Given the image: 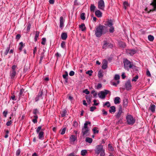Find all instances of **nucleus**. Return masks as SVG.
I'll list each match as a JSON object with an SVG mask.
<instances>
[{
	"label": "nucleus",
	"instance_id": "obj_17",
	"mask_svg": "<svg viewBox=\"0 0 156 156\" xmlns=\"http://www.w3.org/2000/svg\"><path fill=\"white\" fill-rule=\"evenodd\" d=\"M95 13L96 16L98 17H101L102 16V13L98 10H96Z\"/></svg>",
	"mask_w": 156,
	"mask_h": 156
},
{
	"label": "nucleus",
	"instance_id": "obj_9",
	"mask_svg": "<svg viewBox=\"0 0 156 156\" xmlns=\"http://www.w3.org/2000/svg\"><path fill=\"white\" fill-rule=\"evenodd\" d=\"M105 5L104 1L103 0H100L98 2V8L101 10H104Z\"/></svg>",
	"mask_w": 156,
	"mask_h": 156
},
{
	"label": "nucleus",
	"instance_id": "obj_26",
	"mask_svg": "<svg viewBox=\"0 0 156 156\" xmlns=\"http://www.w3.org/2000/svg\"><path fill=\"white\" fill-rule=\"evenodd\" d=\"M155 106L154 105H152L150 106V109L152 112H154L155 111Z\"/></svg>",
	"mask_w": 156,
	"mask_h": 156
},
{
	"label": "nucleus",
	"instance_id": "obj_56",
	"mask_svg": "<svg viewBox=\"0 0 156 156\" xmlns=\"http://www.w3.org/2000/svg\"><path fill=\"white\" fill-rule=\"evenodd\" d=\"M96 108L95 106H92L90 108V110L91 112H93Z\"/></svg>",
	"mask_w": 156,
	"mask_h": 156
},
{
	"label": "nucleus",
	"instance_id": "obj_6",
	"mask_svg": "<svg viewBox=\"0 0 156 156\" xmlns=\"http://www.w3.org/2000/svg\"><path fill=\"white\" fill-rule=\"evenodd\" d=\"M41 129V126H39L36 130V132L38 134V139L40 140H43L44 139V133L42 131H41L40 130Z\"/></svg>",
	"mask_w": 156,
	"mask_h": 156
},
{
	"label": "nucleus",
	"instance_id": "obj_52",
	"mask_svg": "<svg viewBox=\"0 0 156 156\" xmlns=\"http://www.w3.org/2000/svg\"><path fill=\"white\" fill-rule=\"evenodd\" d=\"M120 76H119L118 75L116 74L115 75V77H114V79L115 80H118L119 79Z\"/></svg>",
	"mask_w": 156,
	"mask_h": 156
},
{
	"label": "nucleus",
	"instance_id": "obj_63",
	"mask_svg": "<svg viewBox=\"0 0 156 156\" xmlns=\"http://www.w3.org/2000/svg\"><path fill=\"white\" fill-rule=\"evenodd\" d=\"M38 112V111L37 109H35L34 110L33 113L34 114H36Z\"/></svg>",
	"mask_w": 156,
	"mask_h": 156
},
{
	"label": "nucleus",
	"instance_id": "obj_47",
	"mask_svg": "<svg viewBox=\"0 0 156 156\" xmlns=\"http://www.w3.org/2000/svg\"><path fill=\"white\" fill-rule=\"evenodd\" d=\"M110 27V28L109 30V32L110 33L113 32L114 31V27L113 26H112Z\"/></svg>",
	"mask_w": 156,
	"mask_h": 156
},
{
	"label": "nucleus",
	"instance_id": "obj_49",
	"mask_svg": "<svg viewBox=\"0 0 156 156\" xmlns=\"http://www.w3.org/2000/svg\"><path fill=\"white\" fill-rule=\"evenodd\" d=\"M66 130V128H63L62 129V130H61V133H60L62 135L64 134L65 133Z\"/></svg>",
	"mask_w": 156,
	"mask_h": 156
},
{
	"label": "nucleus",
	"instance_id": "obj_20",
	"mask_svg": "<svg viewBox=\"0 0 156 156\" xmlns=\"http://www.w3.org/2000/svg\"><path fill=\"white\" fill-rule=\"evenodd\" d=\"M76 139V137L74 135H71L70 137V140L71 142H74Z\"/></svg>",
	"mask_w": 156,
	"mask_h": 156
},
{
	"label": "nucleus",
	"instance_id": "obj_36",
	"mask_svg": "<svg viewBox=\"0 0 156 156\" xmlns=\"http://www.w3.org/2000/svg\"><path fill=\"white\" fill-rule=\"evenodd\" d=\"M109 43H107V42H105L104 45L103 46V48L104 49H106L108 46H110Z\"/></svg>",
	"mask_w": 156,
	"mask_h": 156
},
{
	"label": "nucleus",
	"instance_id": "obj_33",
	"mask_svg": "<svg viewBox=\"0 0 156 156\" xmlns=\"http://www.w3.org/2000/svg\"><path fill=\"white\" fill-rule=\"evenodd\" d=\"M67 113L66 110L64 109L61 113V115L62 117H64L65 116Z\"/></svg>",
	"mask_w": 156,
	"mask_h": 156
},
{
	"label": "nucleus",
	"instance_id": "obj_31",
	"mask_svg": "<svg viewBox=\"0 0 156 156\" xmlns=\"http://www.w3.org/2000/svg\"><path fill=\"white\" fill-rule=\"evenodd\" d=\"M148 40L151 41H152L154 40V37L153 36L151 35H149L148 36Z\"/></svg>",
	"mask_w": 156,
	"mask_h": 156
},
{
	"label": "nucleus",
	"instance_id": "obj_54",
	"mask_svg": "<svg viewBox=\"0 0 156 156\" xmlns=\"http://www.w3.org/2000/svg\"><path fill=\"white\" fill-rule=\"evenodd\" d=\"M128 103V101L127 99H125L123 101V105L124 106H126Z\"/></svg>",
	"mask_w": 156,
	"mask_h": 156
},
{
	"label": "nucleus",
	"instance_id": "obj_19",
	"mask_svg": "<svg viewBox=\"0 0 156 156\" xmlns=\"http://www.w3.org/2000/svg\"><path fill=\"white\" fill-rule=\"evenodd\" d=\"M79 28L82 31H84L86 29L85 24L83 23L81 24L79 26Z\"/></svg>",
	"mask_w": 156,
	"mask_h": 156
},
{
	"label": "nucleus",
	"instance_id": "obj_61",
	"mask_svg": "<svg viewBox=\"0 0 156 156\" xmlns=\"http://www.w3.org/2000/svg\"><path fill=\"white\" fill-rule=\"evenodd\" d=\"M75 74L74 72L73 71H71L69 73V75L71 76H73Z\"/></svg>",
	"mask_w": 156,
	"mask_h": 156
},
{
	"label": "nucleus",
	"instance_id": "obj_3",
	"mask_svg": "<svg viewBox=\"0 0 156 156\" xmlns=\"http://www.w3.org/2000/svg\"><path fill=\"white\" fill-rule=\"evenodd\" d=\"M123 62L124 68L126 70H129L130 69L133 68L135 67V66H133V64H131V62L126 59H124Z\"/></svg>",
	"mask_w": 156,
	"mask_h": 156
},
{
	"label": "nucleus",
	"instance_id": "obj_27",
	"mask_svg": "<svg viewBox=\"0 0 156 156\" xmlns=\"http://www.w3.org/2000/svg\"><path fill=\"white\" fill-rule=\"evenodd\" d=\"M87 153V151L86 150H82L81 151V154L83 156H85Z\"/></svg>",
	"mask_w": 156,
	"mask_h": 156
},
{
	"label": "nucleus",
	"instance_id": "obj_5",
	"mask_svg": "<svg viewBox=\"0 0 156 156\" xmlns=\"http://www.w3.org/2000/svg\"><path fill=\"white\" fill-rule=\"evenodd\" d=\"M95 152L98 154H101L102 153L105 154V150L103 148V146L101 145H99L96 146L94 150Z\"/></svg>",
	"mask_w": 156,
	"mask_h": 156
},
{
	"label": "nucleus",
	"instance_id": "obj_2",
	"mask_svg": "<svg viewBox=\"0 0 156 156\" xmlns=\"http://www.w3.org/2000/svg\"><path fill=\"white\" fill-rule=\"evenodd\" d=\"M90 124V122L89 121H86L84 124V126L82 129V133L83 136H87V134L89 131L87 125Z\"/></svg>",
	"mask_w": 156,
	"mask_h": 156
},
{
	"label": "nucleus",
	"instance_id": "obj_44",
	"mask_svg": "<svg viewBox=\"0 0 156 156\" xmlns=\"http://www.w3.org/2000/svg\"><path fill=\"white\" fill-rule=\"evenodd\" d=\"M98 76L99 78H100L103 76V74L101 71H99L98 73Z\"/></svg>",
	"mask_w": 156,
	"mask_h": 156
},
{
	"label": "nucleus",
	"instance_id": "obj_30",
	"mask_svg": "<svg viewBox=\"0 0 156 156\" xmlns=\"http://www.w3.org/2000/svg\"><path fill=\"white\" fill-rule=\"evenodd\" d=\"M119 45L120 47L124 48L126 46V44L125 43L122 42H119Z\"/></svg>",
	"mask_w": 156,
	"mask_h": 156
},
{
	"label": "nucleus",
	"instance_id": "obj_28",
	"mask_svg": "<svg viewBox=\"0 0 156 156\" xmlns=\"http://www.w3.org/2000/svg\"><path fill=\"white\" fill-rule=\"evenodd\" d=\"M85 141L87 142L91 143L92 142V139L91 138L87 137L86 138Z\"/></svg>",
	"mask_w": 156,
	"mask_h": 156
},
{
	"label": "nucleus",
	"instance_id": "obj_34",
	"mask_svg": "<svg viewBox=\"0 0 156 156\" xmlns=\"http://www.w3.org/2000/svg\"><path fill=\"white\" fill-rule=\"evenodd\" d=\"M39 32L38 31H36L35 36L34 38V40L35 41H36L37 40V38L39 37Z\"/></svg>",
	"mask_w": 156,
	"mask_h": 156
},
{
	"label": "nucleus",
	"instance_id": "obj_37",
	"mask_svg": "<svg viewBox=\"0 0 156 156\" xmlns=\"http://www.w3.org/2000/svg\"><path fill=\"white\" fill-rule=\"evenodd\" d=\"M68 76V73L66 71L65 72V74L62 75V77L65 80H67V76Z\"/></svg>",
	"mask_w": 156,
	"mask_h": 156
},
{
	"label": "nucleus",
	"instance_id": "obj_53",
	"mask_svg": "<svg viewBox=\"0 0 156 156\" xmlns=\"http://www.w3.org/2000/svg\"><path fill=\"white\" fill-rule=\"evenodd\" d=\"M65 43L64 41H62L61 44V47L63 48H65Z\"/></svg>",
	"mask_w": 156,
	"mask_h": 156
},
{
	"label": "nucleus",
	"instance_id": "obj_24",
	"mask_svg": "<svg viewBox=\"0 0 156 156\" xmlns=\"http://www.w3.org/2000/svg\"><path fill=\"white\" fill-rule=\"evenodd\" d=\"M24 46V44L23 43V42H20L19 44V50L21 51H22V49Z\"/></svg>",
	"mask_w": 156,
	"mask_h": 156
},
{
	"label": "nucleus",
	"instance_id": "obj_7",
	"mask_svg": "<svg viewBox=\"0 0 156 156\" xmlns=\"http://www.w3.org/2000/svg\"><path fill=\"white\" fill-rule=\"evenodd\" d=\"M17 66L13 65L12 67V70L10 72V76L12 79H13L16 75V69Z\"/></svg>",
	"mask_w": 156,
	"mask_h": 156
},
{
	"label": "nucleus",
	"instance_id": "obj_50",
	"mask_svg": "<svg viewBox=\"0 0 156 156\" xmlns=\"http://www.w3.org/2000/svg\"><path fill=\"white\" fill-rule=\"evenodd\" d=\"M42 41L41 42V43L43 45H44L45 44L46 41V39L45 38H43L42 39Z\"/></svg>",
	"mask_w": 156,
	"mask_h": 156
},
{
	"label": "nucleus",
	"instance_id": "obj_4",
	"mask_svg": "<svg viewBox=\"0 0 156 156\" xmlns=\"http://www.w3.org/2000/svg\"><path fill=\"white\" fill-rule=\"evenodd\" d=\"M127 123L129 125H133L135 122L136 120L132 115L128 114L126 117Z\"/></svg>",
	"mask_w": 156,
	"mask_h": 156
},
{
	"label": "nucleus",
	"instance_id": "obj_23",
	"mask_svg": "<svg viewBox=\"0 0 156 156\" xmlns=\"http://www.w3.org/2000/svg\"><path fill=\"white\" fill-rule=\"evenodd\" d=\"M109 112L110 113L113 112L114 113L115 112V108L114 106H111L110 107V109L109 110Z\"/></svg>",
	"mask_w": 156,
	"mask_h": 156
},
{
	"label": "nucleus",
	"instance_id": "obj_58",
	"mask_svg": "<svg viewBox=\"0 0 156 156\" xmlns=\"http://www.w3.org/2000/svg\"><path fill=\"white\" fill-rule=\"evenodd\" d=\"M83 92L87 94H88L90 93V92L87 89H86L84 90Z\"/></svg>",
	"mask_w": 156,
	"mask_h": 156
},
{
	"label": "nucleus",
	"instance_id": "obj_29",
	"mask_svg": "<svg viewBox=\"0 0 156 156\" xmlns=\"http://www.w3.org/2000/svg\"><path fill=\"white\" fill-rule=\"evenodd\" d=\"M34 118L33 119L32 121L34 123H35L37 122L38 116L37 115H35L34 116Z\"/></svg>",
	"mask_w": 156,
	"mask_h": 156
},
{
	"label": "nucleus",
	"instance_id": "obj_14",
	"mask_svg": "<svg viewBox=\"0 0 156 156\" xmlns=\"http://www.w3.org/2000/svg\"><path fill=\"white\" fill-rule=\"evenodd\" d=\"M125 86L126 89L127 90L131 89L132 85L130 81H128L126 83Z\"/></svg>",
	"mask_w": 156,
	"mask_h": 156
},
{
	"label": "nucleus",
	"instance_id": "obj_51",
	"mask_svg": "<svg viewBox=\"0 0 156 156\" xmlns=\"http://www.w3.org/2000/svg\"><path fill=\"white\" fill-rule=\"evenodd\" d=\"M20 153V149L17 150L16 152V156H19Z\"/></svg>",
	"mask_w": 156,
	"mask_h": 156
},
{
	"label": "nucleus",
	"instance_id": "obj_55",
	"mask_svg": "<svg viewBox=\"0 0 156 156\" xmlns=\"http://www.w3.org/2000/svg\"><path fill=\"white\" fill-rule=\"evenodd\" d=\"M9 47H8L5 50V51L4 53V54L5 55H6L7 54L9 50Z\"/></svg>",
	"mask_w": 156,
	"mask_h": 156
},
{
	"label": "nucleus",
	"instance_id": "obj_8",
	"mask_svg": "<svg viewBox=\"0 0 156 156\" xmlns=\"http://www.w3.org/2000/svg\"><path fill=\"white\" fill-rule=\"evenodd\" d=\"M109 91L107 90H105L104 91H101L98 94L99 98L102 99H104L105 98L106 95L108 94Z\"/></svg>",
	"mask_w": 156,
	"mask_h": 156
},
{
	"label": "nucleus",
	"instance_id": "obj_18",
	"mask_svg": "<svg viewBox=\"0 0 156 156\" xmlns=\"http://www.w3.org/2000/svg\"><path fill=\"white\" fill-rule=\"evenodd\" d=\"M105 25L108 26L109 27H110L112 26L113 25L112 21L111 20H108L106 22V23L105 24Z\"/></svg>",
	"mask_w": 156,
	"mask_h": 156
},
{
	"label": "nucleus",
	"instance_id": "obj_21",
	"mask_svg": "<svg viewBox=\"0 0 156 156\" xmlns=\"http://www.w3.org/2000/svg\"><path fill=\"white\" fill-rule=\"evenodd\" d=\"M61 37L62 40H65L67 37V34L66 33H62L61 34Z\"/></svg>",
	"mask_w": 156,
	"mask_h": 156
},
{
	"label": "nucleus",
	"instance_id": "obj_57",
	"mask_svg": "<svg viewBox=\"0 0 156 156\" xmlns=\"http://www.w3.org/2000/svg\"><path fill=\"white\" fill-rule=\"evenodd\" d=\"M12 121L11 120L8 121L6 122V125L7 126H9L12 123Z\"/></svg>",
	"mask_w": 156,
	"mask_h": 156
},
{
	"label": "nucleus",
	"instance_id": "obj_39",
	"mask_svg": "<svg viewBox=\"0 0 156 156\" xmlns=\"http://www.w3.org/2000/svg\"><path fill=\"white\" fill-rule=\"evenodd\" d=\"M124 7L125 9H127V7L129 6V4L128 2H125L123 3Z\"/></svg>",
	"mask_w": 156,
	"mask_h": 156
},
{
	"label": "nucleus",
	"instance_id": "obj_25",
	"mask_svg": "<svg viewBox=\"0 0 156 156\" xmlns=\"http://www.w3.org/2000/svg\"><path fill=\"white\" fill-rule=\"evenodd\" d=\"M119 80H117L116 82H115L112 81L111 82V84L113 86L116 87L117 86V85L119 84Z\"/></svg>",
	"mask_w": 156,
	"mask_h": 156
},
{
	"label": "nucleus",
	"instance_id": "obj_11",
	"mask_svg": "<svg viewBox=\"0 0 156 156\" xmlns=\"http://www.w3.org/2000/svg\"><path fill=\"white\" fill-rule=\"evenodd\" d=\"M136 51L134 49H128L126 50V52L127 53L130 55H133L136 53Z\"/></svg>",
	"mask_w": 156,
	"mask_h": 156
},
{
	"label": "nucleus",
	"instance_id": "obj_35",
	"mask_svg": "<svg viewBox=\"0 0 156 156\" xmlns=\"http://www.w3.org/2000/svg\"><path fill=\"white\" fill-rule=\"evenodd\" d=\"M86 98L87 100V101L89 104H90L91 102V99L90 96H86Z\"/></svg>",
	"mask_w": 156,
	"mask_h": 156
},
{
	"label": "nucleus",
	"instance_id": "obj_15",
	"mask_svg": "<svg viewBox=\"0 0 156 156\" xmlns=\"http://www.w3.org/2000/svg\"><path fill=\"white\" fill-rule=\"evenodd\" d=\"M108 62L106 60H104L102 62V68L103 69H106L107 67Z\"/></svg>",
	"mask_w": 156,
	"mask_h": 156
},
{
	"label": "nucleus",
	"instance_id": "obj_42",
	"mask_svg": "<svg viewBox=\"0 0 156 156\" xmlns=\"http://www.w3.org/2000/svg\"><path fill=\"white\" fill-rule=\"evenodd\" d=\"M139 76L138 75H136L135 77H133L132 80V81L136 82L138 79Z\"/></svg>",
	"mask_w": 156,
	"mask_h": 156
},
{
	"label": "nucleus",
	"instance_id": "obj_59",
	"mask_svg": "<svg viewBox=\"0 0 156 156\" xmlns=\"http://www.w3.org/2000/svg\"><path fill=\"white\" fill-rule=\"evenodd\" d=\"M102 87V85L101 83H98L96 86V89H98Z\"/></svg>",
	"mask_w": 156,
	"mask_h": 156
},
{
	"label": "nucleus",
	"instance_id": "obj_12",
	"mask_svg": "<svg viewBox=\"0 0 156 156\" xmlns=\"http://www.w3.org/2000/svg\"><path fill=\"white\" fill-rule=\"evenodd\" d=\"M150 5L153 7L152 9L150 10V11L155 10L156 9V0L154 1L150 4Z\"/></svg>",
	"mask_w": 156,
	"mask_h": 156
},
{
	"label": "nucleus",
	"instance_id": "obj_64",
	"mask_svg": "<svg viewBox=\"0 0 156 156\" xmlns=\"http://www.w3.org/2000/svg\"><path fill=\"white\" fill-rule=\"evenodd\" d=\"M78 125L77 122L76 121H74L73 122V126L75 127H77Z\"/></svg>",
	"mask_w": 156,
	"mask_h": 156
},
{
	"label": "nucleus",
	"instance_id": "obj_10",
	"mask_svg": "<svg viewBox=\"0 0 156 156\" xmlns=\"http://www.w3.org/2000/svg\"><path fill=\"white\" fill-rule=\"evenodd\" d=\"M43 93L42 91L39 92L37 96L35 98V100L36 101H38L39 99L42 98Z\"/></svg>",
	"mask_w": 156,
	"mask_h": 156
},
{
	"label": "nucleus",
	"instance_id": "obj_32",
	"mask_svg": "<svg viewBox=\"0 0 156 156\" xmlns=\"http://www.w3.org/2000/svg\"><path fill=\"white\" fill-rule=\"evenodd\" d=\"M91 94H93V96L94 98H96L97 95V92L94 90L91 91Z\"/></svg>",
	"mask_w": 156,
	"mask_h": 156
},
{
	"label": "nucleus",
	"instance_id": "obj_22",
	"mask_svg": "<svg viewBox=\"0 0 156 156\" xmlns=\"http://www.w3.org/2000/svg\"><path fill=\"white\" fill-rule=\"evenodd\" d=\"M120 99L119 97H117L115 98L114 100V103L115 104H118L120 103Z\"/></svg>",
	"mask_w": 156,
	"mask_h": 156
},
{
	"label": "nucleus",
	"instance_id": "obj_1",
	"mask_svg": "<svg viewBox=\"0 0 156 156\" xmlns=\"http://www.w3.org/2000/svg\"><path fill=\"white\" fill-rule=\"evenodd\" d=\"M106 27L104 26L100 25L96 28L95 30V35L97 37H100L102 34L106 33L105 29Z\"/></svg>",
	"mask_w": 156,
	"mask_h": 156
},
{
	"label": "nucleus",
	"instance_id": "obj_45",
	"mask_svg": "<svg viewBox=\"0 0 156 156\" xmlns=\"http://www.w3.org/2000/svg\"><path fill=\"white\" fill-rule=\"evenodd\" d=\"M108 149L109 151H113V147L110 144H109L108 145Z\"/></svg>",
	"mask_w": 156,
	"mask_h": 156
},
{
	"label": "nucleus",
	"instance_id": "obj_16",
	"mask_svg": "<svg viewBox=\"0 0 156 156\" xmlns=\"http://www.w3.org/2000/svg\"><path fill=\"white\" fill-rule=\"evenodd\" d=\"M122 113V108H119L118 112H117V113L115 115L116 118H120L121 116V115Z\"/></svg>",
	"mask_w": 156,
	"mask_h": 156
},
{
	"label": "nucleus",
	"instance_id": "obj_13",
	"mask_svg": "<svg viewBox=\"0 0 156 156\" xmlns=\"http://www.w3.org/2000/svg\"><path fill=\"white\" fill-rule=\"evenodd\" d=\"M64 20L63 19V18L62 16H61L60 17V27L62 28L64 26Z\"/></svg>",
	"mask_w": 156,
	"mask_h": 156
},
{
	"label": "nucleus",
	"instance_id": "obj_41",
	"mask_svg": "<svg viewBox=\"0 0 156 156\" xmlns=\"http://www.w3.org/2000/svg\"><path fill=\"white\" fill-rule=\"evenodd\" d=\"M107 106V107L109 108L110 106V104L109 101L106 102L104 105H103V106Z\"/></svg>",
	"mask_w": 156,
	"mask_h": 156
},
{
	"label": "nucleus",
	"instance_id": "obj_48",
	"mask_svg": "<svg viewBox=\"0 0 156 156\" xmlns=\"http://www.w3.org/2000/svg\"><path fill=\"white\" fill-rule=\"evenodd\" d=\"M81 19L83 20H84L85 19V14L83 13H82L81 14L80 16Z\"/></svg>",
	"mask_w": 156,
	"mask_h": 156
},
{
	"label": "nucleus",
	"instance_id": "obj_43",
	"mask_svg": "<svg viewBox=\"0 0 156 156\" xmlns=\"http://www.w3.org/2000/svg\"><path fill=\"white\" fill-rule=\"evenodd\" d=\"M24 92V90L23 88H22L20 90L19 93L20 96H21L23 95V92Z\"/></svg>",
	"mask_w": 156,
	"mask_h": 156
},
{
	"label": "nucleus",
	"instance_id": "obj_62",
	"mask_svg": "<svg viewBox=\"0 0 156 156\" xmlns=\"http://www.w3.org/2000/svg\"><path fill=\"white\" fill-rule=\"evenodd\" d=\"M102 114L103 115H107V112L105 111L104 109H102Z\"/></svg>",
	"mask_w": 156,
	"mask_h": 156
},
{
	"label": "nucleus",
	"instance_id": "obj_46",
	"mask_svg": "<svg viewBox=\"0 0 156 156\" xmlns=\"http://www.w3.org/2000/svg\"><path fill=\"white\" fill-rule=\"evenodd\" d=\"M92 73L93 71L91 70L87 71L86 72V74H88L90 76L92 75Z\"/></svg>",
	"mask_w": 156,
	"mask_h": 156
},
{
	"label": "nucleus",
	"instance_id": "obj_40",
	"mask_svg": "<svg viewBox=\"0 0 156 156\" xmlns=\"http://www.w3.org/2000/svg\"><path fill=\"white\" fill-rule=\"evenodd\" d=\"M98 128L96 127L94 128L93 129V131L94 134L97 133H98L99 132V131L97 130Z\"/></svg>",
	"mask_w": 156,
	"mask_h": 156
},
{
	"label": "nucleus",
	"instance_id": "obj_38",
	"mask_svg": "<svg viewBox=\"0 0 156 156\" xmlns=\"http://www.w3.org/2000/svg\"><path fill=\"white\" fill-rule=\"evenodd\" d=\"M95 8V7L94 4H91L90 6V10L91 11H94Z\"/></svg>",
	"mask_w": 156,
	"mask_h": 156
},
{
	"label": "nucleus",
	"instance_id": "obj_60",
	"mask_svg": "<svg viewBox=\"0 0 156 156\" xmlns=\"http://www.w3.org/2000/svg\"><path fill=\"white\" fill-rule=\"evenodd\" d=\"M8 113V111H5L3 112V115L6 117L7 116V114Z\"/></svg>",
	"mask_w": 156,
	"mask_h": 156
}]
</instances>
